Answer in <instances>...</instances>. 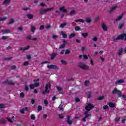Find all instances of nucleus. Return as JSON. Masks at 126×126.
Returning a JSON list of instances; mask_svg holds the SVG:
<instances>
[{
    "label": "nucleus",
    "instance_id": "nucleus-3",
    "mask_svg": "<svg viewBox=\"0 0 126 126\" xmlns=\"http://www.w3.org/2000/svg\"><path fill=\"white\" fill-rule=\"evenodd\" d=\"M114 41H118V40H122V41H126V33H122L117 36L116 38L113 37Z\"/></svg>",
    "mask_w": 126,
    "mask_h": 126
},
{
    "label": "nucleus",
    "instance_id": "nucleus-58",
    "mask_svg": "<svg viewBox=\"0 0 126 126\" xmlns=\"http://www.w3.org/2000/svg\"><path fill=\"white\" fill-rule=\"evenodd\" d=\"M33 85H34V87H38L39 85H40V84L39 83L33 84Z\"/></svg>",
    "mask_w": 126,
    "mask_h": 126
},
{
    "label": "nucleus",
    "instance_id": "nucleus-53",
    "mask_svg": "<svg viewBox=\"0 0 126 126\" xmlns=\"http://www.w3.org/2000/svg\"><path fill=\"white\" fill-rule=\"evenodd\" d=\"M48 104H49V102H48V100H44V105L46 107V106H48Z\"/></svg>",
    "mask_w": 126,
    "mask_h": 126
},
{
    "label": "nucleus",
    "instance_id": "nucleus-15",
    "mask_svg": "<svg viewBox=\"0 0 126 126\" xmlns=\"http://www.w3.org/2000/svg\"><path fill=\"white\" fill-rule=\"evenodd\" d=\"M51 60H54V59H55V58H56V57H57V56H58V54L57 53H52L51 55Z\"/></svg>",
    "mask_w": 126,
    "mask_h": 126
},
{
    "label": "nucleus",
    "instance_id": "nucleus-27",
    "mask_svg": "<svg viewBox=\"0 0 126 126\" xmlns=\"http://www.w3.org/2000/svg\"><path fill=\"white\" fill-rule=\"evenodd\" d=\"M9 31H10L9 30H4L2 31V33H3V34H6L8 33Z\"/></svg>",
    "mask_w": 126,
    "mask_h": 126
},
{
    "label": "nucleus",
    "instance_id": "nucleus-39",
    "mask_svg": "<svg viewBox=\"0 0 126 126\" xmlns=\"http://www.w3.org/2000/svg\"><path fill=\"white\" fill-rule=\"evenodd\" d=\"M28 64H29V62H28V61H26L24 63L23 66H27V65H28Z\"/></svg>",
    "mask_w": 126,
    "mask_h": 126
},
{
    "label": "nucleus",
    "instance_id": "nucleus-44",
    "mask_svg": "<svg viewBox=\"0 0 126 126\" xmlns=\"http://www.w3.org/2000/svg\"><path fill=\"white\" fill-rule=\"evenodd\" d=\"M68 54H70V51L68 49H66L65 51V55H68Z\"/></svg>",
    "mask_w": 126,
    "mask_h": 126
},
{
    "label": "nucleus",
    "instance_id": "nucleus-5",
    "mask_svg": "<svg viewBox=\"0 0 126 126\" xmlns=\"http://www.w3.org/2000/svg\"><path fill=\"white\" fill-rule=\"evenodd\" d=\"M94 108V105L93 104H92L91 103H87L86 107H85V110H87V111H91L92 109Z\"/></svg>",
    "mask_w": 126,
    "mask_h": 126
},
{
    "label": "nucleus",
    "instance_id": "nucleus-36",
    "mask_svg": "<svg viewBox=\"0 0 126 126\" xmlns=\"http://www.w3.org/2000/svg\"><path fill=\"white\" fill-rule=\"evenodd\" d=\"M35 30H36V28L35 27L32 26L31 28V32H32V33H34L35 32Z\"/></svg>",
    "mask_w": 126,
    "mask_h": 126
},
{
    "label": "nucleus",
    "instance_id": "nucleus-40",
    "mask_svg": "<svg viewBox=\"0 0 126 126\" xmlns=\"http://www.w3.org/2000/svg\"><path fill=\"white\" fill-rule=\"evenodd\" d=\"M65 47V44H64V43L62 45H61L59 47V49H63V48H64Z\"/></svg>",
    "mask_w": 126,
    "mask_h": 126
},
{
    "label": "nucleus",
    "instance_id": "nucleus-55",
    "mask_svg": "<svg viewBox=\"0 0 126 126\" xmlns=\"http://www.w3.org/2000/svg\"><path fill=\"white\" fill-rule=\"evenodd\" d=\"M120 120H121V117H117L115 119L116 122H120Z\"/></svg>",
    "mask_w": 126,
    "mask_h": 126
},
{
    "label": "nucleus",
    "instance_id": "nucleus-38",
    "mask_svg": "<svg viewBox=\"0 0 126 126\" xmlns=\"http://www.w3.org/2000/svg\"><path fill=\"white\" fill-rule=\"evenodd\" d=\"M104 96H99L97 98V100L98 101H101V100H104Z\"/></svg>",
    "mask_w": 126,
    "mask_h": 126
},
{
    "label": "nucleus",
    "instance_id": "nucleus-46",
    "mask_svg": "<svg viewBox=\"0 0 126 126\" xmlns=\"http://www.w3.org/2000/svg\"><path fill=\"white\" fill-rule=\"evenodd\" d=\"M123 27H124V24H123V23L120 24L119 25V29H122V28H123Z\"/></svg>",
    "mask_w": 126,
    "mask_h": 126
},
{
    "label": "nucleus",
    "instance_id": "nucleus-6",
    "mask_svg": "<svg viewBox=\"0 0 126 126\" xmlns=\"http://www.w3.org/2000/svg\"><path fill=\"white\" fill-rule=\"evenodd\" d=\"M78 66L79 67H80V68H82V69H84L85 70H87V69H88V66L82 63H79Z\"/></svg>",
    "mask_w": 126,
    "mask_h": 126
},
{
    "label": "nucleus",
    "instance_id": "nucleus-37",
    "mask_svg": "<svg viewBox=\"0 0 126 126\" xmlns=\"http://www.w3.org/2000/svg\"><path fill=\"white\" fill-rule=\"evenodd\" d=\"M20 96L21 98H24V97H25V94L23 92H22L20 94Z\"/></svg>",
    "mask_w": 126,
    "mask_h": 126
},
{
    "label": "nucleus",
    "instance_id": "nucleus-64",
    "mask_svg": "<svg viewBox=\"0 0 126 126\" xmlns=\"http://www.w3.org/2000/svg\"><path fill=\"white\" fill-rule=\"evenodd\" d=\"M31 103H32V105L34 104V103H35V99H32L31 100Z\"/></svg>",
    "mask_w": 126,
    "mask_h": 126
},
{
    "label": "nucleus",
    "instance_id": "nucleus-25",
    "mask_svg": "<svg viewBox=\"0 0 126 126\" xmlns=\"http://www.w3.org/2000/svg\"><path fill=\"white\" fill-rule=\"evenodd\" d=\"M76 14V11H75V10H71L69 13L70 15H74V14Z\"/></svg>",
    "mask_w": 126,
    "mask_h": 126
},
{
    "label": "nucleus",
    "instance_id": "nucleus-26",
    "mask_svg": "<svg viewBox=\"0 0 126 126\" xmlns=\"http://www.w3.org/2000/svg\"><path fill=\"white\" fill-rule=\"evenodd\" d=\"M5 123H6V121L5 119L0 120V125H4Z\"/></svg>",
    "mask_w": 126,
    "mask_h": 126
},
{
    "label": "nucleus",
    "instance_id": "nucleus-8",
    "mask_svg": "<svg viewBox=\"0 0 126 126\" xmlns=\"http://www.w3.org/2000/svg\"><path fill=\"white\" fill-rule=\"evenodd\" d=\"M3 84L5 83L6 84H7L8 85H14L15 84L14 82H12V81L10 80L8 81V80H7L5 81L4 82H2Z\"/></svg>",
    "mask_w": 126,
    "mask_h": 126
},
{
    "label": "nucleus",
    "instance_id": "nucleus-45",
    "mask_svg": "<svg viewBox=\"0 0 126 126\" xmlns=\"http://www.w3.org/2000/svg\"><path fill=\"white\" fill-rule=\"evenodd\" d=\"M13 23H14V20H13V19H11L10 20V22L9 23V25L12 24Z\"/></svg>",
    "mask_w": 126,
    "mask_h": 126
},
{
    "label": "nucleus",
    "instance_id": "nucleus-61",
    "mask_svg": "<svg viewBox=\"0 0 126 126\" xmlns=\"http://www.w3.org/2000/svg\"><path fill=\"white\" fill-rule=\"evenodd\" d=\"M29 9V7H27V8H23L22 10H24L25 11H26V10H28Z\"/></svg>",
    "mask_w": 126,
    "mask_h": 126
},
{
    "label": "nucleus",
    "instance_id": "nucleus-35",
    "mask_svg": "<svg viewBox=\"0 0 126 126\" xmlns=\"http://www.w3.org/2000/svg\"><path fill=\"white\" fill-rule=\"evenodd\" d=\"M4 108H6L5 104L3 103L0 104V109H3Z\"/></svg>",
    "mask_w": 126,
    "mask_h": 126
},
{
    "label": "nucleus",
    "instance_id": "nucleus-30",
    "mask_svg": "<svg viewBox=\"0 0 126 126\" xmlns=\"http://www.w3.org/2000/svg\"><path fill=\"white\" fill-rule=\"evenodd\" d=\"M81 35L83 36V37H84V38H86V37L88 36V33H81Z\"/></svg>",
    "mask_w": 126,
    "mask_h": 126
},
{
    "label": "nucleus",
    "instance_id": "nucleus-17",
    "mask_svg": "<svg viewBox=\"0 0 126 126\" xmlns=\"http://www.w3.org/2000/svg\"><path fill=\"white\" fill-rule=\"evenodd\" d=\"M26 16L29 18V19H33V18L34 17V16L32 14H28Z\"/></svg>",
    "mask_w": 126,
    "mask_h": 126
},
{
    "label": "nucleus",
    "instance_id": "nucleus-24",
    "mask_svg": "<svg viewBox=\"0 0 126 126\" xmlns=\"http://www.w3.org/2000/svg\"><path fill=\"white\" fill-rule=\"evenodd\" d=\"M86 21L87 23H90L91 22V18L89 17H87Z\"/></svg>",
    "mask_w": 126,
    "mask_h": 126
},
{
    "label": "nucleus",
    "instance_id": "nucleus-34",
    "mask_svg": "<svg viewBox=\"0 0 126 126\" xmlns=\"http://www.w3.org/2000/svg\"><path fill=\"white\" fill-rule=\"evenodd\" d=\"M31 120H32V121H35V120H36V117H35V115H34L33 114H32L31 116Z\"/></svg>",
    "mask_w": 126,
    "mask_h": 126
},
{
    "label": "nucleus",
    "instance_id": "nucleus-42",
    "mask_svg": "<svg viewBox=\"0 0 126 126\" xmlns=\"http://www.w3.org/2000/svg\"><path fill=\"white\" fill-rule=\"evenodd\" d=\"M90 83V82L88 80H86L85 81V86H88V84Z\"/></svg>",
    "mask_w": 126,
    "mask_h": 126
},
{
    "label": "nucleus",
    "instance_id": "nucleus-48",
    "mask_svg": "<svg viewBox=\"0 0 126 126\" xmlns=\"http://www.w3.org/2000/svg\"><path fill=\"white\" fill-rule=\"evenodd\" d=\"M6 19V17H0V21H3V20H5Z\"/></svg>",
    "mask_w": 126,
    "mask_h": 126
},
{
    "label": "nucleus",
    "instance_id": "nucleus-22",
    "mask_svg": "<svg viewBox=\"0 0 126 126\" xmlns=\"http://www.w3.org/2000/svg\"><path fill=\"white\" fill-rule=\"evenodd\" d=\"M66 25H67V23H64L63 24H61L60 25V28H63V27H65Z\"/></svg>",
    "mask_w": 126,
    "mask_h": 126
},
{
    "label": "nucleus",
    "instance_id": "nucleus-32",
    "mask_svg": "<svg viewBox=\"0 0 126 126\" xmlns=\"http://www.w3.org/2000/svg\"><path fill=\"white\" fill-rule=\"evenodd\" d=\"M58 108L60 111H61L62 112H63V105H62V104H60Z\"/></svg>",
    "mask_w": 126,
    "mask_h": 126
},
{
    "label": "nucleus",
    "instance_id": "nucleus-49",
    "mask_svg": "<svg viewBox=\"0 0 126 126\" xmlns=\"http://www.w3.org/2000/svg\"><path fill=\"white\" fill-rule=\"evenodd\" d=\"M11 59H12V57H7V58H5L4 59V61H9L10 60H11Z\"/></svg>",
    "mask_w": 126,
    "mask_h": 126
},
{
    "label": "nucleus",
    "instance_id": "nucleus-29",
    "mask_svg": "<svg viewBox=\"0 0 126 126\" xmlns=\"http://www.w3.org/2000/svg\"><path fill=\"white\" fill-rule=\"evenodd\" d=\"M102 28L104 30V31H107L108 30V29H107V26H106L105 24L102 25Z\"/></svg>",
    "mask_w": 126,
    "mask_h": 126
},
{
    "label": "nucleus",
    "instance_id": "nucleus-28",
    "mask_svg": "<svg viewBox=\"0 0 126 126\" xmlns=\"http://www.w3.org/2000/svg\"><path fill=\"white\" fill-rule=\"evenodd\" d=\"M74 37H75V33H71L69 35V39H71V38H73Z\"/></svg>",
    "mask_w": 126,
    "mask_h": 126
},
{
    "label": "nucleus",
    "instance_id": "nucleus-33",
    "mask_svg": "<svg viewBox=\"0 0 126 126\" xmlns=\"http://www.w3.org/2000/svg\"><path fill=\"white\" fill-rule=\"evenodd\" d=\"M92 92L90 91L88 92V98L90 99V98L92 97Z\"/></svg>",
    "mask_w": 126,
    "mask_h": 126
},
{
    "label": "nucleus",
    "instance_id": "nucleus-47",
    "mask_svg": "<svg viewBox=\"0 0 126 126\" xmlns=\"http://www.w3.org/2000/svg\"><path fill=\"white\" fill-rule=\"evenodd\" d=\"M75 31H80V27L77 26L75 28Z\"/></svg>",
    "mask_w": 126,
    "mask_h": 126
},
{
    "label": "nucleus",
    "instance_id": "nucleus-18",
    "mask_svg": "<svg viewBox=\"0 0 126 126\" xmlns=\"http://www.w3.org/2000/svg\"><path fill=\"white\" fill-rule=\"evenodd\" d=\"M1 39L2 40H5V41H10V40H11V39L8 38V37L4 36H2Z\"/></svg>",
    "mask_w": 126,
    "mask_h": 126
},
{
    "label": "nucleus",
    "instance_id": "nucleus-31",
    "mask_svg": "<svg viewBox=\"0 0 126 126\" xmlns=\"http://www.w3.org/2000/svg\"><path fill=\"white\" fill-rule=\"evenodd\" d=\"M42 109H43L42 107V106L38 105L37 106V112H38V113H39V112H40V111H42Z\"/></svg>",
    "mask_w": 126,
    "mask_h": 126
},
{
    "label": "nucleus",
    "instance_id": "nucleus-19",
    "mask_svg": "<svg viewBox=\"0 0 126 126\" xmlns=\"http://www.w3.org/2000/svg\"><path fill=\"white\" fill-rule=\"evenodd\" d=\"M61 35H62L63 38H67V34H66V33H64V32H63L62 31L61 32Z\"/></svg>",
    "mask_w": 126,
    "mask_h": 126
},
{
    "label": "nucleus",
    "instance_id": "nucleus-41",
    "mask_svg": "<svg viewBox=\"0 0 126 126\" xmlns=\"http://www.w3.org/2000/svg\"><path fill=\"white\" fill-rule=\"evenodd\" d=\"M123 19V17L122 16H119L118 18L115 19V21H120L121 19Z\"/></svg>",
    "mask_w": 126,
    "mask_h": 126
},
{
    "label": "nucleus",
    "instance_id": "nucleus-62",
    "mask_svg": "<svg viewBox=\"0 0 126 126\" xmlns=\"http://www.w3.org/2000/svg\"><path fill=\"white\" fill-rule=\"evenodd\" d=\"M15 68H16V66H15L14 65L12 66L11 67V69H15Z\"/></svg>",
    "mask_w": 126,
    "mask_h": 126
},
{
    "label": "nucleus",
    "instance_id": "nucleus-14",
    "mask_svg": "<svg viewBox=\"0 0 126 126\" xmlns=\"http://www.w3.org/2000/svg\"><path fill=\"white\" fill-rule=\"evenodd\" d=\"M11 1V0H4L3 1L2 4H3L4 5H6V4H8V3H9V2H10Z\"/></svg>",
    "mask_w": 126,
    "mask_h": 126
},
{
    "label": "nucleus",
    "instance_id": "nucleus-54",
    "mask_svg": "<svg viewBox=\"0 0 126 126\" xmlns=\"http://www.w3.org/2000/svg\"><path fill=\"white\" fill-rule=\"evenodd\" d=\"M7 120L9 122V123H13V121L8 117L7 118Z\"/></svg>",
    "mask_w": 126,
    "mask_h": 126
},
{
    "label": "nucleus",
    "instance_id": "nucleus-20",
    "mask_svg": "<svg viewBox=\"0 0 126 126\" xmlns=\"http://www.w3.org/2000/svg\"><path fill=\"white\" fill-rule=\"evenodd\" d=\"M75 22H82V23H84L85 21L82 19H79L78 20H75Z\"/></svg>",
    "mask_w": 126,
    "mask_h": 126
},
{
    "label": "nucleus",
    "instance_id": "nucleus-52",
    "mask_svg": "<svg viewBox=\"0 0 126 126\" xmlns=\"http://www.w3.org/2000/svg\"><path fill=\"white\" fill-rule=\"evenodd\" d=\"M45 28V26L44 25H42V26H40V28H39V30L42 31V30H43V29Z\"/></svg>",
    "mask_w": 126,
    "mask_h": 126
},
{
    "label": "nucleus",
    "instance_id": "nucleus-21",
    "mask_svg": "<svg viewBox=\"0 0 126 126\" xmlns=\"http://www.w3.org/2000/svg\"><path fill=\"white\" fill-rule=\"evenodd\" d=\"M116 8H117V6L112 7L109 11V13H112V12H113V11H114Z\"/></svg>",
    "mask_w": 126,
    "mask_h": 126
},
{
    "label": "nucleus",
    "instance_id": "nucleus-59",
    "mask_svg": "<svg viewBox=\"0 0 126 126\" xmlns=\"http://www.w3.org/2000/svg\"><path fill=\"white\" fill-rule=\"evenodd\" d=\"M88 117H91V114H86L85 116V117L87 119V118H88Z\"/></svg>",
    "mask_w": 126,
    "mask_h": 126
},
{
    "label": "nucleus",
    "instance_id": "nucleus-16",
    "mask_svg": "<svg viewBox=\"0 0 126 126\" xmlns=\"http://www.w3.org/2000/svg\"><path fill=\"white\" fill-rule=\"evenodd\" d=\"M108 105L110 107V108H115L116 107V103H114L113 102H109L108 103Z\"/></svg>",
    "mask_w": 126,
    "mask_h": 126
},
{
    "label": "nucleus",
    "instance_id": "nucleus-50",
    "mask_svg": "<svg viewBox=\"0 0 126 126\" xmlns=\"http://www.w3.org/2000/svg\"><path fill=\"white\" fill-rule=\"evenodd\" d=\"M108 109H109V106H108V105H105L103 106V110H107Z\"/></svg>",
    "mask_w": 126,
    "mask_h": 126
},
{
    "label": "nucleus",
    "instance_id": "nucleus-7",
    "mask_svg": "<svg viewBox=\"0 0 126 126\" xmlns=\"http://www.w3.org/2000/svg\"><path fill=\"white\" fill-rule=\"evenodd\" d=\"M47 68H49V69H57L59 70V68L58 67V66L54 64H50L48 65L47 66Z\"/></svg>",
    "mask_w": 126,
    "mask_h": 126
},
{
    "label": "nucleus",
    "instance_id": "nucleus-43",
    "mask_svg": "<svg viewBox=\"0 0 126 126\" xmlns=\"http://www.w3.org/2000/svg\"><path fill=\"white\" fill-rule=\"evenodd\" d=\"M30 88L31 90H33L34 89V88H35V86L34 85V84H31L30 85Z\"/></svg>",
    "mask_w": 126,
    "mask_h": 126
},
{
    "label": "nucleus",
    "instance_id": "nucleus-23",
    "mask_svg": "<svg viewBox=\"0 0 126 126\" xmlns=\"http://www.w3.org/2000/svg\"><path fill=\"white\" fill-rule=\"evenodd\" d=\"M57 89L58 91H62V92H59V93L60 94H63V88H60V87H57Z\"/></svg>",
    "mask_w": 126,
    "mask_h": 126
},
{
    "label": "nucleus",
    "instance_id": "nucleus-12",
    "mask_svg": "<svg viewBox=\"0 0 126 126\" xmlns=\"http://www.w3.org/2000/svg\"><path fill=\"white\" fill-rule=\"evenodd\" d=\"M30 49V46L29 45L27 46L26 47L22 48L21 47L20 48V51H22L23 52H25V51H27V50H29Z\"/></svg>",
    "mask_w": 126,
    "mask_h": 126
},
{
    "label": "nucleus",
    "instance_id": "nucleus-56",
    "mask_svg": "<svg viewBox=\"0 0 126 126\" xmlns=\"http://www.w3.org/2000/svg\"><path fill=\"white\" fill-rule=\"evenodd\" d=\"M61 62L63 64H66V62L64 60H61Z\"/></svg>",
    "mask_w": 126,
    "mask_h": 126
},
{
    "label": "nucleus",
    "instance_id": "nucleus-1",
    "mask_svg": "<svg viewBox=\"0 0 126 126\" xmlns=\"http://www.w3.org/2000/svg\"><path fill=\"white\" fill-rule=\"evenodd\" d=\"M112 94L113 95H115V94H117L118 96L119 97H122L123 99H125L126 100V96L125 95H122V92L120 90H118L117 89V88H115L112 92Z\"/></svg>",
    "mask_w": 126,
    "mask_h": 126
},
{
    "label": "nucleus",
    "instance_id": "nucleus-57",
    "mask_svg": "<svg viewBox=\"0 0 126 126\" xmlns=\"http://www.w3.org/2000/svg\"><path fill=\"white\" fill-rule=\"evenodd\" d=\"M93 40H94V42H97V41H98V38H97L96 37H94L93 38Z\"/></svg>",
    "mask_w": 126,
    "mask_h": 126
},
{
    "label": "nucleus",
    "instance_id": "nucleus-11",
    "mask_svg": "<svg viewBox=\"0 0 126 126\" xmlns=\"http://www.w3.org/2000/svg\"><path fill=\"white\" fill-rule=\"evenodd\" d=\"M71 119V117L70 116H67V124H68V125H71L72 124V121H71V120H70Z\"/></svg>",
    "mask_w": 126,
    "mask_h": 126
},
{
    "label": "nucleus",
    "instance_id": "nucleus-51",
    "mask_svg": "<svg viewBox=\"0 0 126 126\" xmlns=\"http://www.w3.org/2000/svg\"><path fill=\"white\" fill-rule=\"evenodd\" d=\"M45 63H50V62L49 61H44L41 62V64H44Z\"/></svg>",
    "mask_w": 126,
    "mask_h": 126
},
{
    "label": "nucleus",
    "instance_id": "nucleus-10",
    "mask_svg": "<svg viewBox=\"0 0 126 126\" xmlns=\"http://www.w3.org/2000/svg\"><path fill=\"white\" fill-rule=\"evenodd\" d=\"M59 10L60 11H62V12H63V13H66L67 12V10L65 9V7L64 6H62L60 8Z\"/></svg>",
    "mask_w": 126,
    "mask_h": 126
},
{
    "label": "nucleus",
    "instance_id": "nucleus-9",
    "mask_svg": "<svg viewBox=\"0 0 126 126\" xmlns=\"http://www.w3.org/2000/svg\"><path fill=\"white\" fill-rule=\"evenodd\" d=\"M122 83H125V81L122 79L118 80L115 82V85H119V84H122Z\"/></svg>",
    "mask_w": 126,
    "mask_h": 126
},
{
    "label": "nucleus",
    "instance_id": "nucleus-2",
    "mask_svg": "<svg viewBox=\"0 0 126 126\" xmlns=\"http://www.w3.org/2000/svg\"><path fill=\"white\" fill-rule=\"evenodd\" d=\"M53 9H54V7L47 8L46 9H41L39 11V13L40 15H45L47 14V12H49L51 10H53Z\"/></svg>",
    "mask_w": 126,
    "mask_h": 126
},
{
    "label": "nucleus",
    "instance_id": "nucleus-13",
    "mask_svg": "<svg viewBox=\"0 0 126 126\" xmlns=\"http://www.w3.org/2000/svg\"><path fill=\"white\" fill-rule=\"evenodd\" d=\"M123 52H124V48H121V49L118 50L117 55L118 56H122V55H123Z\"/></svg>",
    "mask_w": 126,
    "mask_h": 126
},
{
    "label": "nucleus",
    "instance_id": "nucleus-63",
    "mask_svg": "<svg viewBox=\"0 0 126 126\" xmlns=\"http://www.w3.org/2000/svg\"><path fill=\"white\" fill-rule=\"evenodd\" d=\"M59 117L60 119H63V116L62 114H59Z\"/></svg>",
    "mask_w": 126,
    "mask_h": 126
},
{
    "label": "nucleus",
    "instance_id": "nucleus-4",
    "mask_svg": "<svg viewBox=\"0 0 126 126\" xmlns=\"http://www.w3.org/2000/svg\"><path fill=\"white\" fill-rule=\"evenodd\" d=\"M51 83H49L48 84H46L45 87V90L42 91V94H43V95H45L46 93H47V94H49V93H50V91H49V89H51Z\"/></svg>",
    "mask_w": 126,
    "mask_h": 126
},
{
    "label": "nucleus",
    "instance_id": "nucleus-60",
    "mask_svg": "<svg viewBox=\"0 0 126 126\" xmlns=\"http://www.w3.org/2000/svg\"><path fill=\"white\" fill-rule=\"evenodd\" d=\"M75 101L77 102H80V99L78 97H76L75 98Z\"/></svg>",
    "mask_w": 126,
    "mask_h": 126
}]
</instances>
